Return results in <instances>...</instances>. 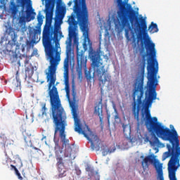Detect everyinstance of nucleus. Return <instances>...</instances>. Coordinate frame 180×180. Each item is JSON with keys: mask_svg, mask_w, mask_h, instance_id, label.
<instances>
[{"mask_svg": "<svg viewBox=\"0 0 180 180\" xmlns=\"http://www.w3.org/2000/svg\"><path fill=\"white\" fill-rule=\"evenodd\" d=\"M143 160L141 161V165L143 171H146L148 168L150 164H153L155 168L156 172H158V176L160 180H164V172H162V164L160 163V161L155 160V155H148L146 157L141 156ZM150 162V164H148Z\"/></svg>", "mask_w": 180, "mask_h": 180, "instance_id": "423d86ee", "label": "nucleus"}, {"mask_svg": "<svg viewBox=\"0 0 180 180\" xmlns=\"http://www.w3.org/2000/svg\"><path fill=\"white\" fill-rule=\"evenodd\" d=\"M21 50H22V52L25 51V45L22 44L21 46Z\"/></svg>", "mask_w": 180, "mask_h": 180, "instance_id": "7c9ffc66", "label": "nucleus"}, {"mask_svg": "<svg viewBox=\"0 0 180 180\" xmlns=\"http://www.w3.org/2000/svg\"><path fill=\"white\" fill-rule=\"evenodd\" d=\"M19 47H20V45H16V50H18V49H19Z\"/></svg>", "mask_w": 180, "mask_h": 180, "instance_id": "473e14b6", "label": "nucleus"}, {"mask_svg": "<svg viewBox=\"0 0 180 180\" xmlns=\"http://www.w3.org/2000/svg\"><path fill=\"white\" fill-rule=\"evenodd\" d=\"M18 65H19V67H20V60H18Z\"/></svg>", "mask_w": 180, "mask_h": 180, "instance_id": "72a5a7b5", "label": "nucleus"}, {"mask_svg": "<svg viewBox=\"0 0 180 180\" xmlns=\"http://www.w3.org/2000/svg\"><path fill=\"white\" fill-rule=\"evenodd\" d=\"M18 4H20L22 6H25V4H26V0H17Z\"/></svg>", "mask_w": 180, "mask_h": 180, "instance_id": "b1692460", "label": "nucleus"}, {"mask_svg": "<svg viewBox=\"0 0 180 180\" xmlns=\"http://www.w3.org/2000/svg\"><path fill=\"white\" fill-rule=\"evenodd\" d=\"M19 23H25V19L20 17L19 19Z\"/></svg>", "mask_w": 180, "mask_h": 180, "instance_id": "bb28decb", "label": "nucleus"}, {"mask_svg": "<svg viewBox=\"0 0 180 180\" xmlns=\"http://www.w3.org/2000/svg\"><path fill=\"white\" fill-rule=\"evenodd\" d=\"M44 139H46V136H44L41 140H44Z\"/></svg>", "mask_w": 180, "mask_h": 180, "instance_id": "c9c22d12", "label": "nucleus"}, {"mask_svg": "<svg viewBox=\"0 0 180 180\" xmlns=\"http://www.w3.org/2000/svg\"><path fill=\"white\" fill-rule=\"evenodd\" d=\"M15 175L18 176V179L23 180V177L20 175V172H19V170H16L15 172Z\"/></svg>", "mask_w": 180, "mask_h": 180, "instance_id": "4be33fe9", "label": "nucleus"}, {"mask_svg": "<svg viewBox=\"0 0 180 180\" xmlns=\"http://www.w3.org/2000/svg\"><path fill=\"white\" fill-rule=\"evenodd\" d=\"M71 5H72V1H70L68 3V6H71Z\"/></svg>", "mask_w": 180, "mask_h": 180, "instance_id": "c756f323", "label": "nucleus"}, {"mask_svg": "<svg viewBox=\"0 0 180 180\" xmlns=\"http://www.w3.org/2000/svg\"><path fill=\"white\" fill-rule=\"evenodd\" d=\"M43 15L41 12H39L37 15V25L32 30H30V37L32 39L34 43H39L40 38H39V34H41V25H43Z\"/></svg>", "mask_w": 180, "mask_h": 180, "instance_id": "0eeeda50", "label": "nucleus"}, {"mask_svg": "<svg viewBox=\"0 0 180 180\" xmlns=\"http://www.w3.org/2000/svg\"><path fill=\"white\" fill-rule=\"evenodd\" d=\"M81 174V170H79V172H77V175H79Z\"/></svg>", "mask_w": 180, "mask_h": 180, "instance_id": "f704fd0d", "label": "nucleus"}, {"mask_svg": "<svg viewBox=\"0 0 180 180\" xmlns=\"http://www.w3.org/2000/svg\"><path fill=\"white\" fill-rule=\"evenodd\" d=\"M146 49L147 54L142 55V62L141 63V70L142 74L138 75L134 83V89L132 98L133 100L136 101V97H137L136 102L132 108V113L134 115V119L139 122L140 118L139 117L140 113V105H143V97L144 96V71L146 70V64L147 59L146 57L149 56L148 58V82L146 85V91H145V98L146 97V94L150 91V84H152L153 88L155 85V89H157L158 81H157V74H158V61H157V51H155V44L153 43L151 41H141V46H144Z\"/></svg>", "mask_w": 180, "mask_h": 180, "instance_id": "20e7f679", "label": "nucleus"}, {"mask_svg": "<svg viewBox=\"0 0 180 180\" xmlns=\"http://www.w3.org/2000/svg\"><path fill=\"white\" fill-rule=\"evenodd\" d=\"M146 140H148L150 146H152L153 147H160V146H161V142L160 141V139H158V137H157L155 135H153L152 136V140H149L148 137L146 138Z\"/></svg>", "mask_w": 180, "mask_h": 180, "instance_id": "2eb2a0df", "label": "nucleus"}, {"mask_svg": "<svg viewBox=\"0 0 180 180\" xmlns=\"http://www.w3.org/2000/svg\"><path fill=\"white\" fill-rule=\"evenodd\" d=\"M42 180H44V179H42Z\"/></svg>", "mask_w": 180, "mask_h": 180, "instance_id": "58836bf2", "label": "nucleus"}, {"mask_svg": "<svg viewBox=\"0 0 180 180\" xmlns=\"http://www.w3.org/2000/svg\"><path fill=\"white\" fill-rule=\"evenodd\" d=\"M14 164H16V160L14 161Z\"/></svg>", "mask_w": 180, "mask_h": 180, "instance_id": "4c0bfd02", "label": "nucleus"}, {"mask_svg": "<svg viewBox=\"0 0 180 180\" xmlns=\"http://www.w3.org/2000/svg\"><path fill=\"white\" fill-rule=\"evenodd\" d=\"M37 42H33V39H32L31 41H26V44L27 46L29 49H32V47H33L34 46V44H36Z\"/></svg>", "mask_w": 180, "mask_h": 180, "instance_id": "aec40b11", "label": "nucleus"}, {"mask_svg": "<svg viewBox=\"0 0 180 180\" xmlns=\"http://www.w3.org/2000/svg\"><path fill=\"white\" fill-rule=\"evenodd\" d=\"M12 85L15 89H19V88L20 89V79L19 78V71L16 72L15 79H14L12 82Z\"/></svg>", "mask_w": 180, "mask_h": 180, "instance_id": "dca6fc26", "label": "nucleus"}, {"mask_svg": "<svg viewBox=\"0 0 180 180\" xmlns=\"http://www.w3.org/2000/svg\"><path fill=\"white\" fill-rule=\"evenodd\" d=\"M75 5L73 6V12L68 20L69 25V41L68 45L66 49V58L64 60L63 68H64V82H65V91L66 92V98L69 102L70 108H72V115L75 121V131L79 134H83V136H96L94 134V132L91 131L88 125L82 127L81 120L78 117V112L75 108V103H77V90H75V85H72V100L70 95V60L72 57H74V51L71 49V43L72 42V38L75 37V30L79 26L83 33L84 50H81L77 48V66L76 71L78 74H82V68H86V57L85 56V51L88 50L89 46V58L91 61V67L93 70V75H91L92 70L89 69L88 71H85V77L88 82H91L95 77H97L99 81L100 85L105 86H110L112 85V76L108 70L105 69L103 65V59L101 57V50H94L92 48V41L89 39V33L88 28L89 13L88 7H86V0H74Z\"/></svg>", "mask_w": 180, "mask_h": 180, "instance_id": "f257e3e1", "label": "nucleus"}, {"mask_svg": "<svg viewBox=\"0 0 180 180\" xmlns=\"http://www.w3.org/2000/svg\"><path fill=\"white\" fill-rule=\"evenodd\" d=\"M107 119H108V123H110V115H108L107 116Z\"/></svg>", "mask_w": 180, "mask_h": 180, "instance_id": "c85d7f7f", "label": "nucleus"}, {"mask_svg": "<svg viewBox=\"0 0 180 180\" xmlns=\"http://www.w3.org/2000/svg\"><path fill=\"white\" fill-rule=\"evenodd\" d=\"M18 162L20 163L19 167H22V162H20V160H18Z\"/></svg>", "mask_w": 180, "mask_h": 180, "instance_id": "2f4dec72", "label": "nucleus"}, {"mask_svg": "<svg viewBox=\"0 0 180 180\" xmlns=\"http://www.w3.org/2000/svg\"><path fill=\"white\" fill-rule=\"evenodd\" d=\"M53 9L54 4L49 2L46 4V22L42 32V43L45 49V53L49 58L50 65L46 72V79L48 84L49 96L50 98L51 106H63L58 90L56 86V72L57 67L61 61V53L58 52L60 49V40L63 36V32L60 31L63 18H61V11L56 15L53 27Z\"/></svg>", "mask_w": 180, "mask_h": 180, "instance_id": "f03ea898", "label": "nucleus"}, {"mask_svg": "<svg viewBox=\"0 0 180 180\" xmlns=\"http://www.w3.org/2000/svg\"><path fill=\"white\" fill-rule=\"evenodd\" d=\"M41 116H47V112H46L47 111V108H46V103H41Z\"/></svg>", "mask_w": 180, "mask_h": 180, "instance_id": "6ab92c4d", "label": "nucleus"}, {"mask_svg": "<svg viewBox=\"0 0 180 180\" xmlns=\"http://www.w3.org/2000/svg\"><path fill=\"white\" fill-rule=\"evenodd\" d=\"M86 171L87 172H91V174H94V169L91 168V167H87Z\"/></svg>", "mask_w": 180, "mask_h": 180, "instance_id": "393cba45", "label": "nucleus"}, {"mask_svg": "<svg viewBox=\"0 0 180 180\" xmlns=\"http://www.w3.org/2000/svg\"><path fill=\"white\" fill-rule=\"evenodd\" d=\"M9 11L11 13V17L13 18V20H15V19H16L18 12H19V10L18 9V5H16L15 2L11 1Z\"/></svg>", "mask_w": 180, "mask_h": 180, "instance_id": "ddd939ff", "label": "nucleus"}, {"mask_svg": "<svg viewBox=\"0 0 180 180\" xmlns=\"http://www.w3.org/2000/svg\"><path fill=\"white\" fill-rule=\"evenodd\" d=\"M32 15L30 16V20H34V16H36V12H32Z\"/></svg>", "mask_w": 180, "mask_h": 180, "instance_id": "a878e982", "label": "nucleus"}, {"mask_svg": "<svg viewBox=\"0 0 180 180\" xmlns=\"http://www.w3.org/2000/svg\"><path fill=\"white\" fill-rule=\"evenodd\" d=\"M122 129L124 134H130V127L129 124H122Z\"/></svg>", "mask_w": 180, "mask_h": 180, "instance_id": "a211bd4d", "label": "nucleus"}, {"mask_svg": "<svg viewBox=\"0 0 180 180\" xmlns=\"http://www.w3.org/2000/svg\"><path fill=\"white\" fill-rule=\"evenodd\" d=\"M153 85H154L153 83L150 84L149 91L146 92V97L143 101L146 119L145 125L150 133L156 134L162 140L169 141L170 143V144L167 143L166 145L167 151L163 153L162 161H165L169 157L170 160L169 162L180 161L179 136H178V132L174 127V125L170 124V129L162 125L161 122H159L157 117H151V112L149 108H151L153 101L157 99L155 85L154 87H153Z\"/></svg>", "mask_w": 180, "mask_h": 180, "instance_id": "7ed1b4c3", "label": "nucleus"}, {"mask_svg": "<svg viewBox=\"0 0 180 180\" xmlns=\"http://www.w3.org/2000/svg\"><path fill=\"white\" fill-rule=\"evenodd\" d=\"M101 151L103 157H105L108 154H112V153H115V151H116V147L114 146L113 148L109 149L105 145H102Z\"/></svg>", "mask_w": 180, "mask_h": 180, "instance_id": "4468645a", "label": "nucleus"}, {"mask_svg": "<svg viewBox=\"0 0 180 180\" xmlns=\"http://www.w3.org/2000/svg\"><path fill=\"white\" fill-rule=\"evenodd\" d=\"M102 97H101L98 105L94 108V113L99 117L100 123H103V115L102 114Z\"/></svg>", "mask_w": 180, "mask_h": 180, "instance_id": "9b49d317", "label": "nucleus"}, {"mask_svg": "<svg viewBox=\"0 0 180 180\" xmlns=\"http://www.w3.org/2000/svg\"><path fill=\"white\" fill-rule=\"evenodd\" d=\"M6 33L11 36V40L14 44H16L18 40V34L15 32V30L11 26H6Z\"/></svg>", "mask_w": 180, "mask_h": 180, "instance_id": "f8f14e48", "label": "nucleus"}, {"mask_svg": "<svg viewBox=\"0 0 180 180\" xmlns=\"http://www.w3.org/2000/svg\"><path fill=\"white\" fill-rule=\"evenodd\" d=\"M125 36H129V29H125Z\"/></svg>", "mask_w": 180, "mask_h": 180, "instance_id": "cd10ccee", "label": "nucleus"}, {"mask_svg": "<svg viewBox=\"0 0 180 180\" xmlns=\"http://www.w3.org/2000/svg\"><path fill=\"white\" fill-rule=\"evenodd\" d=\"M148 31L150 33H157V32H158V25L157 23L152 22L148 27Z\"/></svg>", "mask_w": 180, "mask_h": 180, "instance_id": "f3484780", "label": "nucleus"}, {"mask_svg": "<svg viewBox=\"0 0 180 180\" xmlns=\"http://www.w3.org/2000/svg\"><path fill=\"white\" fill-rule=\"evenodd\" d=\"M16 167H18V165H10V169H11V171H15V172L16 171H18V168H16Z\"/></svg>", "mask_w": 180, "mask_h": 180, "instance_id": "412c9836", "label": "nucleus"}, {"mask_svg": "<svg viewBox=\"0 0 180 180\" xmlns=\"http://www.w3.org/2000/svg\"><path fill=\"white\" fill-rule=\"evenodd\" d=\"M142 116H143V117H144V113H142Z\"/></svg>", "mask_w": 180, "mask_h": 180, "instance_id": "e433bc0d", "label": "nucleus"}, {"mask_svg": "<svg viewBox=\"0 0 180 180\" xmlns=\"http://www.w3.org/2000/svg\"><path fill=\"white\" fill-rule=\"evenodd\" d=\"M57 167H58V171L59 172V178H63V176H66L67 171L65 170V168H64V162H63V158H57Z\"/></svg>", "mask_w": 180, "mask_h": 180, "instance_id": "9d476101", "label": "nucleus"}, {"mask_svg": "<svg viewBox=\"0 0 180 180\" xmlns=\"http://www.w3.org/2000/svg\"><path fill=\"white\" fill-rule=\"evenodd\" d=\"M115 122H117V123L120 122V117H119V114L116 113V115H115Z\"/></svg>", "mask_w": 180, "mask_h": 180, "instance_id": "5701e85b", "label": "nucleus"}, {"mask_svg": "<svg viewBox=\"0 0 180 180\" xmlns=\"http://www.w3.org/2000/svg\"><path fill=\"white\" fill-rule=\"evenodd\" d=\"M117 6H119V11H117V20L122 27V28L128 27L131 29L130 23L133 25L134 20V30L139 32L137 35V41L143 40V36L144 37H148V30H147V22L143 18H137V12L133 9L131 4H127L123 0H117Z\"/></svg>", "mask_w": 180, "mask_h": 180, "instance_id": "39448f33", "label": "nucleus"}, {"mask_svg": "<svg viewBox=\"0 0 180 180\" xmlns=\"http://www.w3.org/2000/svg\"><path fill=\"white\" fill-rule=\"evenodd\" d=\"M22 135L24 137V141H25V147H32L34 150H39V148L33 146V143H32V133H30V131L29 130H25L22 132Z\"/></svg>", "mask_w": 180, "mask_h": 180, "instance_id": "1a4fd4ad", "label": "nucleus"}, {"mask_svg": "<svg viewBox=\"0 0 180 180\" xmlns=\"http://www.w3.org/2000/svg\"><path fill=\"white\" fill-rule=\"evenodd\" d=\"M25 79L27 78H32L33 74H34V68L33 65L29 63V59L26 58L25 60Z\"/></svg>", "mask_w": 180, "mask_h": 180, "instance_id": "6e6552de", "label": "nucleus"}]
</instances>
